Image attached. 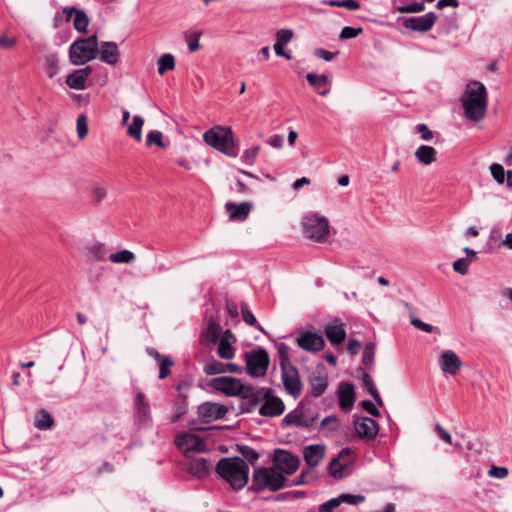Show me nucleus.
<instances>
[{"instance_id":"obj_26","label":"nucleus","mask_w":512,"mask_h":512,"mask_svg":"<svg viewBox=\"0 0 512 512\" xmlns=\"http://www.w3.org/2000/svg\"><path fill=\"white\" fill-rule=\"evenodd\" d=\"M148 354L153 357L159 365V378L165 379L171 374V367L174 365L173 360L165 355L160 354L156 349L150 348Z\"/></svg>"},{"instance_id":"obj_16","label":"nucleus","mask_w":512,"mask_h":512,"mask_svg":"<svg viewBox=\"0 0 512 512\" xmlns=\"http://www.w3.org/2000/svg\"><path fill=\"white\" fill-rule=\"evenodd\" d=\"M185 467L192 476L202 479L210 473L212 463L204 457L191 455L186 457Z\"/></svg>"},{"instance_id":"obj_52","label":"nucleus","mask_w":512,"mask_h":512,"mask_svg":"<svg viewBox=\"0 0 512 512\" xmlns=\"http://www.w3.org/2000/svg\"><path fill=\"white\" fill-rule=\"evenodd\" d=\"M425 9L423 2H413L408 5L398 6L396 10L401 13H418Z\"/></svg>"},{"instance_id":"obj_61","label":"nucleus","mask_w":512,"mask_h":512,"mask_svg":"<svg viewBox=\"0 0 512 512\" xmlns=\"http://www.w3.org/2000/svg\"><path fill=\"white\" fill-rule=\"evenodd\" d=\"M259 150H260L259 146H254L249 149H246L242 156L243 160L248 164H252L254 162Z\"/></svg>"},{"instance_id":"obj_48","label":"nucleus","mask_w":512,"mask_h":512,"mask_svg":"<svg viewBox=\"0 0 512 512\" xmlns=\"http://www.w3.org/2000/svg\"><path fill=\"white\" fill-rule=\"evenodd\" d=\"M204 372L207 375H216L226 372V366L225 363H222L218 360H212L211 362L207 363L204 367Z\"/></svg>"},{"instance_id":"obj_13","label":"nucleus","mask_w":512,"mask_h":512,"mask_svg":"<svg viewBox=\"0 0 512 512\" xmlns=\"http://www.w3.org/2000/svg\"><path fill=\"white\" fill-rule=\"evenodd\" d=\"M228 411L229 409L226 405L214 402H204L198 406L197 413L202 422L209 423L224 418Z\"/></svg>"},{"instance_id":"obj_25","label":"nucleus","mask_w":512,"mask_h":512,"mask_svg":"<svg viewBox=\"0 0 512 512\" xmlns=\"http://www.w3.org/2000/svg\"><path fill=\"white\" fill-rule=\"evenodd\" d=\"M100 60L109 64L115 65L119 59V49L115 42H103L99 47L98 53Z\"/></svg>"},{"instance_id":"obj_59","label":"nucleus","mask_w":512,"mask_h":512,"mask_svg":"<svg viewBox=\"0 0 512 512\" xmlns=\"http://www.w3.org/2000/svg\"><path fill=\"white\" fill-rule=\"evenodd\" d=\"M360 405L370 415H372L374 417H380L381 416V413H380L379 409L376 407V405L372 401H370V400H363Z\"/></svg>"},{"instance_id":"obj_2","label":"nucleus","mask_w":512,"mask_h":512,"mask_svg":"<svg viewBox=\"0 0 512 512\" xmlns=\"http://www.w3.org/2000/svg\"><path fill=\"white\" fill-rule=\"evenodd\" d=\"M215 471L233 490H241L248 483L249 466L241 457L221 458L215 466Z\"/></svg>"},{"instance_id":"obj_12","label":"nucleus","mask_w":512,"mask_h":512,"mask_svg":"<svg viewBox=\"0 0 512 512\" xmlns=\"http://www.w3.org/2000/svg\"><path fill=\"white\" fill-rule=\"evenodd\" d=\"M267 396L266 388H255L252 385H246L241 395L242 412H251Z\"/></svg>"},{"instance_id":"obj_55","label":"nucleus","mask_w":512,"mask_h":512,"mask_svg":"<svg viewBox=\"0 0 512 512\" xmlns=\"http://www.w3.org/2000/svg\"><path fill=\"white\" fill-rule=\"evenodd\" d=\"M340 498L342 503H347L349 505H358L365 501V497L363 495L341 494Z\"/></svg>"},{"instance_id":"obj_45","label":"nucleus","mask_w":512,"mask_h":512,"mask_svg":"<svg viewBox=\"0 0 512 512\" xmlns=\"http://www.w3.org/2000/svg\"><path fill=\"white\" fill-rule=\"evenodd\" d=\"M322 3L331 7H343L351 11L358 10L360 8V3L356 0H323Z\"/></svg>"},{"instance_id":"obj_36","label":"nucleus","mask_w":512,"mask_h":512,"mask_svg":"<svg viewBox=\"0 0 512 512\" xmlns=\"http://www.w3.org/2000/svg\"><path fill=\"white\" fill-rule=\"evenodd\" d=\"M350 448H343L339 452L338 458H333L329 465V472L330 474L337 479H340L343 477V469L342 468H334V466L338 465L340 459H344L346 456H349L351 454Z\"/></svg>"},{"instance_id":"obj_17","label":"nucleus","mask_w":512,"mask_h":512,"mask_svg":"<svg viewBox=\"0 0 512 512\" xmlns=\"http://www.w3.org/2000/svg\"><path fill=\"white\" fill-rule=\"evenodd\" d=\"M270 393V389H267V396L263 398V403L259 408V414L265 417L280 416L285 410V405L279 397L272 396Z\"/></svg>"},{"instance_id":"obj_7","label":"nucleus","mask_w":512,"mask_h":512,"mask_svg":"<svg viewBox=\"0 0 512 512\" xmlns=\"http://www.w3.org/2000/svg\"><path fill=\"white\" fill-rule=\"evenodd\" d=\"M246 370L250 376L262 377L266 374L270 359L267 351L263 348H257L245 354Z\"/></svg>"},{"instance_id":"obj_33","label":"nucleus","mask_w":512,"mask_h":512,"mask_svg":"<svg viewBox=\"0 0 512 512\" xmlns=\"http://www.w3.org/2000/svg\"><path fill=\"white\" fill-rule=\"evenodd\" d=\"M187 399L179 395L173 402V414L170 416V422L176 423L187 413Z\"/></svg>"},{"instance_id":"obj_42","label":"nucleus","mask_w":512,"mask_h":512,"mask_svg":"<svg viewBox=\"0 0 512 512\" xmlns=\"http://www.w3.org/2000/svg\"><path fill=\"white\" fill-rule=\"evenodd\" d=\"M234 348L231 346L226 337L220 339L217 354L222 359H232L234 357Z\"/></svg>"},{"instance_id":"obj_57","label":"nucleus","mask_w":512,"mask_h":512,"mask_svg":"<svg viewBox=\"0 0 512 512\" xmlns=\"http://www.w3.org/2000/svg\"><path fill=\"white\" fill-rule=\"evenodd\" d=\"M453 269L461 275H465L469 269V261L466 258H460L453 263Z\"/></svg>"},{"instance_id":"obj_39","label":"nucleus","mask_w":512,"mask_h":512,"mask_svg":"<svg viewBox=\"0 0 512 512\" xmlns=\"http://www.w3.org/2000/svg\"><path fill=\"white\" fill-rule=\"evenodd\" d=\"M87 250L91 259L94 261H104L108 258L107 250L103 243L92 244Z\"/></svg>"},{"instance_id":"obj_60","label":"nucleus","mask_w":512,"mask_h":512,"mask_svg":"<svg viewBox=\"0 0 512 512\" xmlns=\"http://www.w3.org/2000/svg\"><path fill=\"white\" fill-rule=\"evenodd\" d=\"M416 129H417L418 133H420V138L422 140L429 141V140L433 139L434 134L426 124H424V123L418 124Z\"/></svg>"},{"instance_id":"obj_18","label":"nucleus","mask_w":512,"mask_h":512,"mask_svg":"<svg viewBox=\"0 0 512 512\" xmlns=\"http://www.w3.org/2000/svg\"><path fill=\"white\" fill-rule=\"evenodd\" d=\"M437 20L433 12H428L423 16L411 17L405 20L404 27L418 32L429 31Z\"/></svg>"},{"instance_id":"obj_46","label":"nucleus","mask_w":512,"mask_h":512,"mask_svg":"<svg viewBox=\"0 0 512 512\" xmlns=\"http://www.w3.org/2000/svg\"><path fill=\"white\" fill-rule=\"evenodd\" d=\"M491 175L493 179L498 184H504L507 179V172L504 170V167L499 163H493L489 167Z\"/></svg>"},{"instance_id":"obj_14","label":"nucleus","mask_w":512,"mask_h":512,"mask_svg":"<svg viewBox=\"0 0 512 512\" xmlns=\"http://www.w3.org/2000/svg\"><path fill=\"white\" fill-rule=\"evenodd\" d=\"M281 379L284 389L288 394L297 398L302 392V382L295 366L281 370Z\"/></svg>"},{"instance_id":"obj_62","label":"nucleus","mask_w":512,"mask_h":512,"mask_svg":"<svg viewBox=\"0 0 512 512\" xmlns=\"http://www.w3.org/2000/svg\"><path fill=\"white\" fill-rule=\"evenodd\" d=\"M200 32H194L188 39V49L190 52H196L200 49L199 38Z\"/></svg>"},{"instance_id":"obj_29","label":"nucleus","mask_w":512,"mask_h":512,"mask_svg":"<svg viewBox=\"0 0 512 512\" xmlns=\"http://www.w3.org/2000/svg\"><path fill=\"white\" fill-rule=\"evenodd\" d=\"M324 333L332 345H339L346 338V330L343 323L327 324Z\"/></svg>"},{"instance_id":"obj_64","label":"nucleus","mask_w":512,"mask_h":512,"mask_svg":"<svg viewBox=\"0 0 512 512\" xmlns=\"http://www.w3.org/2000/svg\"><path fill=\"white\" fill-rule=\"evenodd\" d=\"M17 44L16 38H8L6 35L0 36V47L2 49H12Z\"/></svg>"},{"instance_id":"obj_22","label":"nucleus","mask_w":512,"mask_h":512,"mask_svg":"<svg viewBox=\"0 0 512 512\" xmlns=\"http://www.w3.org/2000/svg\"><path fill=\"white\" fill-rule=\"evenodd\" d=\"M93 69L91 66H86L82 69L74 70L66 77V84L75 90H83L86 87V82L92 74Z\"/></svg>"},{"instance_id":"obj_41","label":"nucleus","mask_w":512,"mask_h":512,"mask_svg":"<svg viewBox=\"0 0 512 512\" xmlns=\"http://www.w3.org/2000/svg\"><path fill=\"white\" fill-rule=\"evenodd\" d=\"M158 73L163 75L168 70H173L175 68V59L172 54L166 53L163 54L158 59Z\"/></svg>"},{"instance_id":"obj_5","label":"nucleus","mask_w":512,"mask_h":512,"mask_svg":"<svg viewBox=\"0 0 512 512\" xmlns=\"http://www.w3.org/2000/svg\"><path fill=\"white\" fill-rule=\"evenodd\" d=\"M99 53L96 35L74 41L69 48V59L73 65H84L97 58Z\"/></svg>"},{"instance_id":"obj_63","label":"nucleus","mask_w":512,"mask_h":512,"mask_svg":"<svg viewBox=\"0 0 512 512\" xmlns=\"http://www.w3.org/2000/svg\"><path fill=\"white\" fill-rule=\"evenodd\" d=\"M106 189L102 186L94 187L92 191L93 201L95 203H100L106 197Z\"/></svg>"},{"instance_id":"obj_11","label":"nucleus","mask_w":512,"mask_h":512,"mask_svg":"<svg viewBox=\"0 0 512 512\" xmlns=\"http://www.w3.org/2000/svg\"><path fill=\"white\" fill-rule=\"evenodd\" d=\"M211 387L217 391L224 393L227 396H240L246 385H244L239 379L222 376L211 380Z\"/></svg>"},{"instance_id":"obj_30","label":"nucleus","mask_w":512,"mask_h":512,"mask_svg":"<svg viewBox=\"0 0 512 512\" xmlns=\"http://www.w3.org/2000/svg\"><path fill=\"white\" fill-rule=\"evenodd\" d=\"M308 83L313 86L317 93L321 96H326L330 92L328 77L324 74L317 75L314 73H308L306 75Z\"/></svg>"},{"instance_id":"obj_10","label":"nucleus","mask_w":512,"mask_h":512,"mask_svg":"<svg viewBox=\"0 0 512 512\" xmlns=\"http://www.w3.org/2000/svg\"><path fill=\"white\" fill-rule=\"evenodd\" d=\"M282 421L286 426L294 425L297 427L309 428L316 423L317 415H315L310 409L296 408L286 414Z\"/></svg>"},{"instance_id":"obj_32","label":"nucleus","mask_w":512,"mask_h":512,"mask_svg":"<svg viewBox=\"0 0 512 512\" xmlns=\"http://www.w3.org/2000/svg\"><path fill=\"white\" fill-rule=\"evenodd\" d=\"M359 370L361 371L360 378H361L363 387L374 398L375 402L379 406H383V400L380 397V395L375 387L372 377L368 373L364 372L361 368Z\"/></svg>"},{"instance_id":"obj_6","label":"nucleus","mask_w":512,"mask_h":512,"mask_svg":"<svg viewBox=\"0 0 512 512\" xmlns=\"http://www.w3.org/2000/svg\"><path fill=\"white\" fill-rule=\"evenodd\" d=\"M302 226L307 238L318 243L328 240L330 226L326 217L317 214L306 215L302 220Z\"/></svg>"},{"instance_id":"obj_15","label":"nucleus","mask_w":512,"mask_h":512,"mask_svg":"<svg viewBox=\"0 0 512 512\" xmlns=\"http://www.w3.org/2000/svg\"><path fill=\"white\" fill-rule=\"evenodd\" d=\"M354 427L357 435L365 441L375 439L379 433V424L370 417L356 419Z\"/></svg>"},{"instance_id":"obj_43","label":"nucleus","mask_w":512,"mask_h":512,"mask_svg":"<svg viewBox=\"0 0 512 512\" xmlns=\"http://www.w3.org/2000/svg\"><path fill=\"white\" fill-rule=\"evenodd\" d=\"M89 25V18L83 10L76 11V15L73 18V27L78 32H86Z\"/></svg>"},{"instance_id":"obj_20","label":"nucleus","mask_w":512,"mask_h":512,"mask_svg":"<svg viewBox=\"0 0 512 512\" xmlns=\"http://www.w3.org/2000/svg\"><path fill=\"white\" fill-rule=\"evenodd\" d=\"M308 386L313 397L323 395L328 387L327 373L323 370L313 372L308 378Z\"/></svg>"},{"instance_id":"obj_47","label":"nucleus","mask_w":512,"mask_h":512,"mask_svg":"<svg viewBox=\"0 0 512 512\" xmlns=\"http://www.w3.org/2000/svg\"><path fill=\"white\" fill-rule=\"evenodd\" d=\"M221 332L222 328L220 324L217 323L215 320L211 319L208 322L204 334L210 337L212 342H216L219 339Z\"/></svg>"},{"instance_id":"obj_8","label":"nucleus","mask_w":512,"mask_h":512,"mask_svg":"<svg viewBox=\"0 0 512 512\" xmlns=\"http://www.w3.org/2000/svg\"><path fill=\"white\" fill-rule=\"evenodd\" d=\"M299 464V458L289 451L283 449H276L274 451L272 467L277 471H280L285 477L294 474L297 471Z\"/></svg>"},{"instance_id":"obj_19","label":"nucleus","mask_w":512,"mask_h":512,"mask_svg":"<svg viewBox=\"0 0 512 512\" xmlns=\"http://www.w3.org/2000/svg\"><path fill=\"white\" fill-rule=\"evenodd\" d=\"M300 348L309 352H318L325 346L323 337L317 333L305 332L297 338Z\"/></svg>"},{"instance_id":"obj_35","label":"nucleus","mask_w":512,"mask_h":512,"mask_svg":"<svg viewBox=\"0 0 512 512\" xmlns=\"http://www.w3.org/2000/svg\"><path fill=\"white\" fill-rule=\"evenodd\" d=\"M45 71L49 78L55 77L59 72V58L56 53L47 54L44 58Z\"/></svg>"},{"instance_id":"obj_23","label":"nucleus","mask_w":512,"mask_h":512,"mask_svg":"<svg viewBox=\"0 0 512 512\" xmlns=\"http://www.w3.org/2000/svg\"><path fill=\"white\" fill-rule=\"evenodd\" d=\"M355 401L354 386L347 382H342L338 389V402L342 410L348 411L352 408Z\"/></svg>"},{"instance_id":"obj_56","label":"nucleus","mask_w":512,"mask_h":512,"mask_svg":"<svg viewBox=\"0 0 512 512\" xmlns=\"http://www.w3.org/2000/svg\"><path fill=\"white\" fill-rule=\"evenodd\" d=\"M146 144L148 146L156 144L159 147H163L162 133L160 131H150L147 135Z\"/></svg>"},{"instance_id":"obj_34","label":"nucleus","mask_w":512,"mask_h":512,"mask_svg":"<svg viewBox=\"0 0 512 512\" xmlns=\"http://www.w3.org/2000/svg\"><path fill=\"white\" fill-rule=\"evenodd\" d=\"M34 425L39 430H48L54 425V419L49 412L41 409L36 413Z\"/></svg>"},{"instance_id":"obj_1","label":"nucleus","mask_w":512,"mask_h":512,"mask_svg":"<svg viewBox=\"0 0 512 512\" xmlns=\"http://www.w3.org/2000/svg\"><path fill=\"white\" fill-rule=\"evenodd\" d=\"M461 103L466 118L471 121H481L487 111V90L483 83L470 81L461 96Z\"/></svg>"},{"instance_id":"obj_24","label":"nucleus","mask_w":512,"mask_h":512,"mask_svg":"<svg viewBox=\"0 0 512 512\" xmlns=\"http://www.w3.org/2000/svg\"><path fill=\"white\" fill-rule=\"evenodd\" d=\"M251 209L252 204L250 202H242L240 204L233 202L226 203V210L232 221H244L249 216Z\"/></svg>"},{"instance_id":"obj_44","label":"nucleus","mask_w":512,"mask_h":512,"mask_svg":"<svg viewBox=\"0 0 512 512\" xmlns=\"http://www.w3.org/2000/svg\"><path fill=\"white\" fill-rule=\"evenodd\" d=\"M112 263H130L135 259V255L130 250H121L108 256Z\"/></svg>"},{"instance_id":"obj_3","label":"nucleus","mask_w":512,"mask_h":512,"mask_svg":"<svg viewBox=\"0 0 512 512\" xmlns=\"http://www.w3.org/2000/svg\"><path fill=\"white\" fill-rule=\"evenodd\" d=\"M287 486V478L280 471L271 467H255L249 490L254 492H276Z\"/></svg>"},{"instance_id":"obj_49","label":"nucleus","mask_w":512,"mask_h":512,"mask_svg":"<svg viewBox=\"0 0 512 512\" xmlns=\"http://www.w3.org/2000/svg\"><path fill=\"white\" fill-rule=\"evenodd\" d=\"M241 309H242V318H243V321L249 325V326H254L256 327L258 330L260 331H263L262 327L260 325L257 324V320H256V317L253 315V313L247 308V305L245 303H242L241 304Z\"/></svg>"},{"instance_id":"obj_51","label":"nucleus","mask_w":512,"mask_h":512,"mask_svg":"<svg viewBox=\"0 0 512 512\" xmlns=\"http://www.w3.org/2000/svg\"><path fill=\"white\" fill-rule=\"evenodd\" d=\"M77 135L79 139H83L88 134L87 118L84 114H80L76 122Z\"/></svg>"},{"instance_id":"obj_9","label":"nucleus","mask_w":512,"mask_h":512,"mask_svg":"<svg viewBox=\"0 0 512 512\" xmlns=\"http://www.w3.org/2000/svg\"><path fill=\"white\" fill-rule=\"evenodd\" d=\"M175 445L183 451L186 457H190L195 453L206 452L207 445L205 441L198 435L191 433H182L175 437Z\"/></svg>"},{"instance_id":"obj_53","label":"nucleus","mask_w":512,"mask_h":512,"mask_svg":"<svg viewBox=\"0 0 512 512\" xmlns=\"http://www.w3.org/2000/svg\"><path fill=\"white\" fill-rule=\"evenodd\" d=\"M238 451L242 456L250 461L251 463L256 462L259 459V454L251 447L242 445L238 447Z\"/></svg>"},{"instance_id":"obj_38","label":"nucleus","mask_w":512,"mask_h":512,"mask_svg":"<svg viewBox=\"0 0 512 512\" xmlns=\"http://www.w3.org/2000/svg\"><path fill=\"white\" fill-rule=\"evenodd\" d=\"M144 124V120L141 116H134L132 123L129 125L127 129V134L134 138L137 141H140L142 138V127Z\"/></svg>"},{"instance_id":"obj_40","label":"nucleus","mask_w":512,"mask_h":512,"mask_svg":"<svg viewBox=\"0 0 512 512\" xmlns=\"http://www.w3.org/2000/svg\"><path fill=\"white\" fill-rule=\"evenodd\" d=\"M376 345L373 342L366 343L363 351L362 363L367 369H372L374 365Z\"/></svg>"},{"instance_id":"obj_37","label":"nucleus","mask_w":512,"mask_h":512,"mask_svg":"<svg viewBox=\"0 0 512 512\" xmlns=\"http://www.w3.org/2000/svg\"><path fill=\"white\" fill-rule=\"evenodd\" d=\"M277 352L279 357L280 369L284 370L287 367L294 366L289 358V347L286 343L280 342L277 344Z\"/></svg>"},{"instance_id":"obj_21","label":"nucleus","mask_w":512,"mask_h":512,"mask_svg":"<svg viewBox=\"0 0 512 512\" xmlns=\"http://www.w3.org/2000/svg\"><path fill=\"white\" fill-rule=\"evenodd\" d=\"M441 370L450 375H455L462 367V361L452 350H445L439 357Z\"/></svg>"},{"instance_id":"obj_4","label":"nucleus","mask_w":512,"mask_h":512,"mask_svg":"<svg viewBox=\"0 0 512 512\" xmlns=\"http://www.w3.org/2000/svg\"><path fill=\"white\" fill-rule=\"evenodd\" d=\"M203 140L207 145L229 157L237 156L231 127H212L203 134Z\"/></svg>"},{"instance_id":"obj_31","label":"nucleus","mask_w":512,"mask_h":512,"mask_svg":"<svg viewBox=\"0 0 512 512\" xmlns=\"http://www.w3.org/2000/svg\"><path fill=\"white\" fill-rule=\"evenodd\" d=\"M417 161L425 166L434 163L437 160V151L429 145L419 146L414 153Z\"/></svg>"},{"instance_id":"obj_50","label":"nucleus","mask_w":512,"mask_h":512,"mask_svg":"<svg viewBox=\"0 0 512 512\" xmlns=\"http://www.w3.org/2000/svg\"><path fill=\"white\" fill-rule=\"evenodd\" d=\"M410 322L415 328H417L421 331H424L426 333H433V332L439 333V330L437 327H434L428 323L423 322L422 320L415 317L414 315H411Z\"/></svg>"},{"instance_id":"obj_27","label":"nucleus","mask_w":512,"mask_h":512,"mask_svg":"<svg viewBox=\"0 0 512 512\" xmlns=\"http://www.w3.org/2000/svg\"><path fill=\"white\" fill-rule=\"evenodd\" d=\"M134 405L136 410L135 415L139 421L147 422L151 419L150 405L144 393L138 391L135 394Z\"/></svg>"},{"instance_id":"obj_54","label":"nucleus","mask_w":512,"mask_h":512,"mask_svg":"<svg viewBox=\"0 0 512 512\" xmlns=\"http://www.w3.org/2000/svg\"><path fill=\"white\" fill-rule=\"evenodd\" d=\"M363 32L362 28H354L350 26H345L342 28L340 32V38L341 39H352L357 37L359 34Z\"/></svg>"},{"instance_id":"obj_28","label":"nucleus","mask_w":512,"mask_h":512,"mask_svg":"<svg viewBox=\"0 0 512 512\" xmlns=\"http://www.w3.org/2000/svg\"><path fill=\"white\" fill-rule=\"evenodd\" d=\"M325 454V448L322 445H309L304 449V460L309 468L316 467Z\"/></svg>"},{"instance_id":"obj_58","label":"nucleus","mask_w":512,"mask_h":512,"mask_svg":"<svg viewBox=\"0 0 512 512\" xmlns=\"http://www.w3.org/2000/svg\"><path fill=\"white\" fill-rule=\"evenodd\" d=\"M293 37V32L290 29H280L276 33V42L287 44Z\"/></svg>"}]
</instances>
